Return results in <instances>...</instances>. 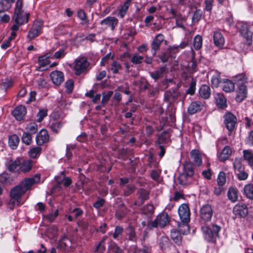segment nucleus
Segmentation results:
<instances>
[{
	"label": "nucleus",
	"instance_id": "1",
	"mask_svg": "<svg viewBox=\"0 0 253 253\" xmlns=\"http://www.w3.org/2000/svg\"><path fill=\"white\" fill-rule=\"evenodd\" d=\"M21 186L18 185L13 188L10 191V200L8 206L10 210L13 209L16 206H19L21 203L22 196L25 193Z\"/></svg>",
	"mask_w": 253,
	"mask_h": 253
},
{
	"label": "nucleus",
	"instance_id": "2",
	"mask_svg": "<svg viewBox=\"0 0 253 253\" xmlns=\"http://www.w3.org/2000/svg\"><path fill=\"white\" fill-rule=\"evenodd\" d=\"M22 7V0H17L13 19L16 23L19 24V25L27 23L29 16V13L24 12Z\"/></svg>",
	"mask_w": 253,
	"mask_h": 253
},
{
	"label": "nucleus",
	"instance_id": "3",
	"mask_svg": "<svg viewBox=\"0 0 253 253\" xmlns=\"http://www.w3.org/2000/svg\"><path fill=\"white\" fill-rule=\"evenodd\" d=\"M202 230L205 239L208 242H213L215 238L218 236L220 227L217 225L212 224L211 227L207 226H203Z\"/></svg>",
	"mask_w": 253,
	"mask_h": 253
},
{
	"label": "nucleus",
	"instance_id": "4",
	"mask_svg": "<svg viewBox=\"0 0 253 253\" xmlns=\"http://www.w3.org/2000/svg\"><path fill=\"white\" fill-rule=\"evenodd\" d=\"M89 65V63L85 57H79L74 61V70L75 74L80 75L85 72Z\"/></svg>",
	"mask_w": 253,
	"mask_h": 253
},
{
	"label": "nucleus",
	"instance_id": "5",
	"mask_svg": "<svg viewBox=\"0 0 253 253\" xmlns=\"http://www.w3.org/2000/svg\"><path fill=\"white\" fill-rule=\"evenodd\" d=\"M40 181V175L37 174L33 177L25 178L19 185L26 193L34 184L39 183Z\"/></svg>",
	"mask_w": 253,
	"mask_h": 253
},
{
	"label": "nucleus",
	"instance_id": "6",
	"mask_svg": "<svg viewBox=\"0 0 253 253\" xmlns=\"http://www.w3.org/2000/svg\"><path fill=\"white\" fill-rule=\"evenodd\" d=\"M42 22L41 20H36L29 31L27 35L28 38L30 40L33 39L39 36L42 33Z\"/></svg>",
	"mask_w": 253,
	"mask_h": 253
},
{
	"label": "nucleus",
	"instance_id": "7",
	"mask_svg": "<svg viewBox=\"0 0 253 253\" xmlns=\"http://www.w3.org/2000/svg\"><path fill=\"white\" fill-rule=\"evenodd\" d=\"M213 214V210L210 205L203 206L200 210V217L204 222H208L211 220Z\"/></svg>",
	"mask_w": 253,
	"mask_h": 253
},
{
	"label": "nucleus",
	"instance_id": "8",
	"mask_svg": "<svg viewBox=\"0 0 253 253\" xmlns=\"http://www.w3.org/2000/svg\"><path fill=\"white\" fill-rule=\"evenodd\" d=\"M179 217L183 222H189L190 221V212L187 205L183 204L178 210Z\"/></svg>",
	"mask_w": 253,
	"mask_h": 253
},
{
	"label": "nucleus",
	"instance_id": "9",
	"mask_svg": "<svg viewBox=\"0 0 253 253\" xmlns=\"http://www.w3.org/2000/svg\"><path fill=\"white\" fill-rule=\"evenodd\" d=\"M240 32L243 37L246 39L247 44L248 45H251L252 42V38L253 33L250 30V26L247 23H242L240 29Z\"/></svg>",
	"mask_w": 253,
	"mask_h": 253
},
{
	"label": "nucleus",
	"instance_id": "10",
	"mask_svg": "<svg viewBox=\"0 0 253 253\" xmlns=\"http://www.w3.org/2000/svg\"><path fill=\"white\" fill-rule=\"evenodd\" d=\"M179 93L177 90H169L165 93V100L170 104H173L178 101Z\"/></svg>",
	"mask_w": 253,
	"mask_h": 253
},
{
	"label": "nucleus",
	"instance_id": "11",
	"mask_svg": "<svg viewBox=\"0 0 253 253\" xmlns=\"http://www.w3.org/2000/svg\"><path fill=\"white\" fill-rule=\"evenodd\" d=\"M22 159L17 158L14 160L10 157L7 158L5 162L7 169L9 171H15L21 164Z\"/></svg>",
	"mask_w": 253,
	"mask_h": 253
},
{
	"label": "nucleus",
	"instance_id": "12",
	"mask_svg": "<svg viewBox=\"0 0 253 253\" xmlns=\"http://www.w3.org/2000/svg\"><path fill=\"white\" fill-rule=\"evenodd\" d=\"M224 119L226 127L229 131H232L236 123V117L232 114L228 113L225 115Z\"/></svg>",
	"mask_w": 253,
	"mask_h": 253
},
{
	"label": "nucleus",
	"instance_id": "13",
	"mask_svg": "<svg viewBox=\"0 0 253 253\" xmlns=\"http://www.w3.org/2000/svg\"><path fill=\"white\" fill-rule=\"evenodd\" d=\"M233 211L235 215L243 217L246 216L248 213L247 206L244 203H239L236 205Z\"/></svg>",
	"mask_w": 253,
	"mask_h": 253
},
{
	"label": "nucleus",
	"instance_id": "14",
	"mask_svg": "<svg viewBox=\"0 0 253 253\" xmlns=\"http://www.w3.org/2000/svg\"><path fill=\"white\" fill-rule=\"evenodd\" d=\"M49 140V135L46 130L42 129L38 133L36 141L38 145L41 146Z\"/></svg>",
	"mask_w": 253,
	"mask_h": 253
},
{
	"label": "nucleus",
	"instance_id": "15",
	"mask_svg": "<svg viewBox=\"0 0 253 253\" xmlns=\"http://www.w3.org/2000/svg\"><path fill=\"white\" fill-rule=\"evenodd\" d=\"M12 114L16 120H22L26 114V108L23 105L17 106L12 111Z\"/></svg>",
	"mask_w": 253,
	"mask_h": 253
},
{
	"label": "nucleus",
	"instance_id": "16",
	"mask_svg": "<svg viewBox=\"0 0 253 253\" xmlns=\"http://www.w3.org/2000/svg\"><path fill=\"white\" fill-rule=\"evenodd\" d=\"M164 36L161 34H159L155 36L151 43V48L153 55H155L156 51L159 49L160 46L164 41Z\"/></svg>",
	"mask_w": 253,
	"mask_h": 253
},
{
	"label": "nucleus",
	"instance_id": "17",
	"mask_svg": "<svg viewBox=\"0 0 253 253\" xmlns=\"http://www.w3.org/2000/svg\"><path fill=\"white\" fill-rule=\"evenodd\" d=\"M50 77L54 84L59 85L63 82L64 77L62 72L54 71L50 73Z\"/></svg>",
	"mask_w": 253,
	"mask_h": 253
},
{
	"label": "nucleus",
	"instance_id": "18",
	"mask_svg": "<svg viewBox=\"0 0 253 253\" xmlns=\"http://www.w3.org/2000/svg\"><path fill=\"white\" fill-rule=\"evenodd\" d=\"M215 102L218 108L225 109L227 107L226 99L221 93L214 94Z\"/></svg>",
	"mask_w": 253,
	"mask_h": 253
},
{
	"label": "nucleus",
	"instance_id": "19",
	"mask_svg": "<svg viewBox=\"0 0 253 253\" xmlns=\"http://www.w3.org/2000/svg\"><path fill=\"white\" fill-rule=\"evenodd\" d=\"M102 26H105L106 28L110 27L112 30L115 29V27L118 24V20L114 17H107L100 22Z\"/></svg>",
	"mask_w": 253,
	"mask_h": 253
},
{
	"label": "nucleus",
	"instance_id": "20",
	"mask_svg": "<svg viewBox=\"0 0 253 253\" xmlns=\"http://www.w3.org/2000/svg\"><path fill=\"white\" fill-rule=\"evenodd\" d=\"M204 106V103L196 101L192 102L188 108V112L190 114H194L202 110Z\"/></svg>",
	"mask_w": 253,
	"mask_h": 253
},
{
	"label": "nucleus",
	"instance_id": "21",
	"mask_svg": "<svg viewBox=\"0 0 253 253\" xmlns=\"http://www.w3.org/2000/svg\"><path fill=\"white\" fill-rule=\"evenodd\" d=\"M247 89L245 85L242 84L239 87L236 97L237 101L241 102L247 97Z\"/></svg>",
	"mask_w": 253,
	"mask_h": 253
},
{
	"label": "nucleus",
	"instance_id": "22",
	"mask_svg": "<svg viewBox=\"0 0 253 253\" xmlns=\"http://www.w3.org/2000/svg\"><path fill=\"white\" fill-rule=\"evenodd\" d=\"M156 218L157 220L159 226L161 227H164L168 224L170 219V217L166 212H163L159 214Z\"/></svg>",
	"mask_w": 253,
	"mask_h": 253
},
{
	"label": "nucleus",
	"instance_id": "23",
	"mask_svg": "<svg viewBox=\"0 0 253 253\" xmlns=\"http://www.w3.org/2000/svg\"><path fill=\"white\" fill-rule=\"evenodd\" d=\"M211 88L209 85H202L199 90V93L201 97L204 99H208L211 96Z\"/></svg>",
	"mask_w": 253,
	"mask_h": 253
},
{
	"label": "nucleus",
	"instance_id": "24",
	"mask_svg": "<svg viewBox=\"0 0 253 253\" xmlns=\"http://www.w3.org/2000/svg\"><path fill=\"white\" fill-rule=\"evenodd\" d=\"M191 158L195 165L200 166L202 163V157L198 150H192L190 152Z\"/></svg>",
	"mask_w": 253,
	"mask_h": 253
},
{
	"label": "nucleus",
	"instance_id": "25",
	"mask_svg": "<svg viewBox=\"0 0 253 253\" xmlns=\"http://www.w3.org/2000/svg\"><path fill=\"white\" fill-rule=\"evenodd\" d=\"M167 68L163 66L158 68L156 70L150 73V76L155 80H157L162 78L163 75L166 73Z\"/></svg>",
	"mask_w": 253,
	"mask_h": 253
},
{
	"label": "nucleus",
	"instance_id": "26",
	"mask_svg": "<svg viewBox=\"0 0 253 253\" xmlns=\"http://www.w3.org/2000/svg\"><path fill=\"white\" fill-rule=\"evenodd\" d=\"M213 41L214 44L220 48L222 47L224 44V39L221 33L219 32L214 33Z\"/></svg>",
	"mask_w": 253,
	"mask_h": 253
},
{
	"label": "nucleus",
	"instance_id": "27",
	"mask_svg": "<svg viewBox=\"0 0 253 253\" xmlns=\"http://www.w3.org/2000/svg\"><path fill=\"white\" fill-rule=\"evenodd\" d=\"M183 173L189 176L192 177L194 174V169L192 164L189 162H185L183 164Z\"/></svg>",
	"mask_w": 253,
	"mask_h": 253
},
{
	"label": "nucleus",
	"instance_id": "28",
	"mask_svg": "<svg viewBox=\"0 0 253 253\" xmlns=\"http://www.w3.org/2000/svg\"><path fill=\"white\" fill-rule=\"evenodd\" d=\"M32 167L31 160H21V164L19 166V170L23 172H27L31 170Z\"/></svg>",
	"mask_w": 253,
	"mask_h": 253
},
{
	"label": "nucleus",
	"instance_id": "29",
	"mask_svg": "<svg viewBox=\"0 0 253 253\" xmlns=\"http://www.w3.org/2000/svg\"><path fill=\"white\" fill-rule=\"evenodd\" d=\"M232 151L230 147L228 146H225L219 154L218 157L219 161L222 162L225 161L229 157Z\"/></svg>",
	"mask_w": 253,
	"mask_h": 253
},
{
	"label": "nucleus",
	"instance_id": "30",
	"mask_svg": "<svg viewBox=\"0 0 253 253\" xmlns=\"http://www.w3.org/2000/svg\"><path fill=\"white\" fill-rule=\"evenodd\" d=\"M222 89L226 92L233 91L235 89L234 84L230 80H226L223 82Z\"/></svg>",
	"mask_w": 253,
	"mask_h": 253
},
{
	"label": "nucleus",
	"instance_id": "31",
	"mask_svg": "<svg viewBox=\"0 0 253 253\" xmlns=\"http://www.w3.org/2000/svg\"><path fill=\"white\" fill-rule=\"evenodd\" d=\"M19 142V138L18 136L16 134H13L9 136L8 139V145L12 149H15L18 146Z\"/></svg>",
	"mask_w": 253,
	"mask_h": 253
},
{
	"label": "nucleus",
	"instance_id": "32",
	"mask_svg": "<svg viewBox=\"0 0 253 253\" xmlns=\"http://www.w3.org/2000/svg\"><path fill=\"white\" fill-rule=\"evenodd\" d=\"M243 194L248 199L253 200V183L248 184L244 186Z\"/></svg>",
	"mask_w": 253,
	"mask_h": 253
},
{
	"label": "nucleus",
	"instance_id": "33",
	"mask_svg": "<svg viewBox=\"0 0 253 253\" xmlns=\"http://www.w3.org/2000/svg\"><path fill=\"white\" fill-rule=\"evenodd\" d=\"M15 0H1L0 1V12L7 10L11 7Z\"/></svg>",
	"mask_w": 253,
	"mask_h": 253
},
{
	"label": "nucleus",
	"instance_id": "34",
	"mask_svg": "<svg viewBox=\"0 0 253 253\" xmlns=\"http://www.w3.org/2000/svg\"><path fill=\"white\" fill-rule=\"evenodd\" d=\"M229 199L232 202H235L238 199V190L236 188L231 187L229 189L227 193Z\"/></svg>",
	"mask_w": 253,
	"mask_h": 253
},
{
	"label": "nucleus",
	"instance_id": "35",
	"mask_svg": "<svg viewBox=\"0 0 253 253\" xmlns=\"http://www.w3.org/2000/svg\"><path fill=\"white\" fill-rule=\"evenodd\" d=\"M42 148L39 147H34L30 149L28 151V155L31 158L35 159L38 158L41 154Z\"/></svg>",
	"mask_w": 253,
	"mask_h": 253
},
{
	"label": "nucleus",
	"instance_id": "36",
	"mask_svg": "<svg viewBox=\"0 0 253 253\" xmlns=\"http://www.w3.org/2000/svg\"><path fill=\"white\" fill-rule=\"evenodd\" d=\"M243 156L245 160H246L250 166H253V154L248 150L243 151Z\"/></svg>",
	"mask_w": 253,
	"mask_h": 253
},
{
	"label": "nucleus",
	"instance_id": "37",
	"mask_svg": "<svg viewBox=\"0 0 253 253\" xmlns=\"http://www.w3.org/2000/svg\"><path fill=\"white\" fill-rule=\"evenodd\" d=\"M127 211V209L125 205L121 204L116 211V215L119 219H121L126 214Z\"/></svg>",
	"mask_w": 253,
	"mask_h": 253
},
{
	"label": "nucleus",
	"instance_id": "38",
	"mask_svg": "<svg viewBox=\"0 0 253 253\" xmlns=\"http://www.w3.org/2000/svg\"><path fill=\"white\" fill-rule=\"evenodd\" d=\"M203 39L199 35L196 36L193 42V46L196 50H199L202 46Z\"/></svg>",
	"mask_w": 253,
	"mask_h": 253
},
{
	"label": "nucleus",
	"instance_id": "39",
	"mask_svg": "<svg viewBox=\"0 0 253 253\" xmlns=\"http://www.w3.org/2000/svg\"><path fill=\"white\" fill-rule=\"evenodd\" d=\"M188 222H183L178 224V231L180 234H187L190 232V228L188 225Z\"/></svg>",
	"mask_w": 253,
	"mask_h": 253
},
{
	"label": "nucleus",
	"instance_id": "40",
	"mask_svg": "<svg viewBox=\"0 0 253 253\" xmlns=\"http://www.w3.org/2000/svg\"><path fill=\"white\" fill-rule=\"evenodd\" d=\"M191 176H189L182 172L178 176V180L181 185H185L191 182Z\"/></svg>",
	"mask_w": 253,
	"mask_h": 253
},
{
	"label": "nucleus",
	"instance_id": "41",
	"mask_svg": "<svg viewBox=\"0 0 253 253\" xmlns=\"http://www.w3.org/2000/svg\"><path fill=\"white\" fill-rule=\"evenodd\" d=\"M50 61L48 59V57L46 56H42L39 58V64L40 66L41 70H44V68L48 66L50 64Z\"/></svg>",
	"mask_w": 253,
	"mask_h": 253
},
{
	"label": "nucleus",
	"instance_id": "42",
	"mask_svg": "<svg viewBox=\"0 0 253 253\" xmlns=\"http://www.w3.org/2000/svg\"><path fill=\"white\" fill-rule=\"evenodd\" d=\"M26 129L27 130V132L33 134H35L38 131V126L36 123L31 122L27 125Z\"/></svg>",
	"mask_w": 253,
	"mask_h": 253
},
{
	"label": "nucleus",
	"instance_id": "43",
	"mask_svg": "<svg viewBox=\"0 0 253 253\" xmlns=\"http://www.w3.org/2000/svg\"><path fill=\"white\" fill-rule=\"evenodd\" d=\"M171 239L177 244L179 245L181 243V237L179 231L176 230H172L170 232Z\"/></svg>",
	"mask_w": 253,
	"mask_h": 253
},
{
	"label": "nucleus",
	"instance_id": "44",
	"mask_svg": "<svg viewBox=\"0 0 253 253\" xmlns=\"http://www.w3.org/2000/svg\"><path fill=\"white\" fill-rule=\"evenodd\" d=\"M169 138V134L167 132H163L161 134L158 139V142L160 145L162 144H166L168 142Z\"/></svg>",
	"mask_w": 253,
	"mask_h": 253
},
{
	"label": "nucleus",
	"instance_id": "45",
	"mask_svg": "<svg viewBox=\"0 0 253 253\" xmlns=\"http://www.w3.org/2000/svg\"><path fill=\"white\" fill-rule=\"evenodd\" d=\"M131 1V0H126L124 4L121 8L119 12V15L121 17L123 18L126 15Z\"/></svg>",
	"mask_w": 253,
	"mask_h": 253
},
{
	"label": "nucleus",
	"instance_id": "46",
	"mask_svg": "<svg viewBox=\"0 0 253 253\" xmlns=\"http://www.w3.org/2000/svg\"><path fill=\"white\" fill-rule=\"evenodd\" d=\"M122 66L121 64L117 61H113L111 65L110 70L113 74L119 73V71L121 70Z\"/></svg>",
	"mask_w": 253,
	"mask_h": 253
},
{
	"label": "nucleus",
	"instance_id": "47",
	"mask_svg": "<svg viewBox=\"0 0 253 253\" xmlns=\"http://www.w3.org/2000/svg\"><path fill=\"white\" fill-rule=\"evenodd\" d=\"M22 141L25 144L29 145L32 142V134L29 132H24L22 136Z\"/></svg>",
	"mask_w": 253,
	"mask_h": 253
},
{
	"label": "nucleus",
	"instance_id": "48",
	"mask_svg": "<svg viewBox=\"0 0 253 253\" xmlns=\"http://www.w3.org/2000/svg\"><path fill=\"white\" fill-rule=\"evenodd\" d=\"M113 94V91L112 90L109 91L107 93L104 92L102 93V98L101 100V103L103 105H104L107 103Z\"/></svg>",
	"mask_w": 253,
	"mask_h": 253
},
{
	"label": "nucleus",
	"instance_id": "49",
	"mask_svg": "<svg viewBox=\"0 0 253 253\" xmlns=\"http://www.w3.org/2000/svg\"><path fill=\"white\" fill-rule=\"evenodd\" d=\"M62 126L63 125L61 122L55 121L51 124L50 127L53 132L57 133Z\"/></svg>",
	"mask_w": 253,
	"mask_h": 253
},
{
	"label": "nucleus",
	"instance_id": "50",
	"mask_svg": "<svg viewBox=\"0 0 253 253\" xmlns=\"http://www.w3.org/2000/svg\"><path fill=\"white\" fill-rule=\"evenodd\" d=\"M203 15V12L200 9L196 10L193 13L192 16V22L193 23L198 22L202 18Z\"/></svg>",
	"mask_w": 253,
	"mask_h": 253
},
{
	"label": "nucleus",
	"instance_id": "51",
	"mask_svg": "<svg viewBox=\"0 0 253 253\" xmlns=\"http://www.w3.org/2000/svg\"><path fill=\"white\" fill-rule=\"evenodd\" d=\"M59 211L58 210L55 211L54 213H49L46 215L43 216L45 219L47 220L50 222H52L55 218L58 215Z\"/></svg>",
	"mask_w": 253,
	"mask_h": 253
},
{
	"label": "nucleus",
	"instance_id": "52",
	"mask_svg": "<svg viewBox=\"0 0 253 253\" xmlns=\"http://www.w3.org/2000/svg\"><path fill=\"white\" fill-rule=\"evenodd\" d=\"M143 59V56L139 55L137 53H135L132 56L131 61L134 64H140L142 62Z\"/></svg>",
	"mask_w": 253,
	"mask_h": 253
},
{
	"label": "nucleus",
	"instance_id": "53",
	"mask_svg": "<svg viewBox=\"0 0 253 253\" xmlns=\"http://www.w3.org/2000/svg\"><path fill=\"white\" fill-rule=\"evenodd\" d=\"M139 198L143 203L149 198V193L145 190L141 189L138 191Z\"/></svg>",
	"mask_w": 253,
	"mask_h": 253
},
{
	"label": "nucleus",
	"instance_id": "54",
	"mask_svg": "<svg viewBox=\"0 0 253 253\" xmlns=\"http://www.w3.org/2000/svg\"><path fill=\"white\" fill-rule=\"evenodd\" d=\"M217 182L219 186H223L226 182V177L224 172L220 171L217 178Z\"/></svg>",
	"mask_w": 253,
	"mask_h": 253
},
{
	"label": "nucleus",
	"instance_id": "55",
	"mask_svg": "<svg viewBox=\"0 0 253 253\" xmlns=\"http://www.w3.org/2000/svg\"><path fill=\"white\" fill-rule=\"evenodd\" d=\"M47 111L46 109H42L40 110L39 113H38L37 117V122H41L43 118L47 116Z\"/></svg>",
	"mask_w": 253,
	"mask_h": 253
},
{
	"label": "nucleus",
	"instance_id": "56",
	"mask_svg": "<svg viewBox=\"0 0 253 253\" xmlns=\"http://www.w3.org/2000/svg\"><path fill=\"white\" fill-rule=\"evenodd\" d=\"M234 81L237 83L240 84L241 83H244L247 82V78H246L245 75L243 74H241L237 75V76H235L234 78Z\"/></svg>",
	"mask_w": 253,
	"mask_h": 253
},
{
	"label": "nucleus",
	"instance_id": "57",
	"mask_svg": "<svg viewBox=\"0 0 253 253\" xmlns=\"http://www.w3.org/2000/svg\"><path fill=\"white\" fill-rule=\"evenodd\" d=\"M212 85L214 87H218L220 83V75L218 74H216L213 75L211 78Z\"/></svg>",
	"mask_w": 253,
	"mask_h": 253
},
{
	"label": "nucleus",
	"instance_id": "58",
	"mask_svg": "<svg viewBox=\"0 0 253 253\" xmlns=\"http://www.w3.org/2000/svg\"><path fill=\"white\" fill-rule=\"evenodd\" d=\"M154 208L151 205H147L144 207L142 212L145 214H151L153 212Z\"/></svg>",
	"mask_w": 253,
	"mask_h": 253
},
{
	"label": "nucleus",
	"instance_id": "59",
	"mask_svg": "<svg viewBox=\"0 0 253 253\" xmlns=\"http://www.w3.org/2000/svg\"><path fill=\"white\" fill-rule=\"evenodd\" d=\"M47 232V234H50V237L53 238L57 235L58 228L56 226L52 225L48 229Z\"/></svg>",
	"mask_w": 253,
	"mask_h": 253
},
{
	"label": "nucleus",
	"instance_id": "60",
	"mask_svg": "<svg viewBox=\"0 0 253 253\" xmlns=\"http://www.w3.org/2000/svg\"><path fill=\"white\" fill-rule=\"evenodd\" d=\"M123 228L120 226H116L114 232L113 234V237L114 239H116L118 238L119 235H120L123 232Z\"/></svg>",
	"mask_w": 253,
	"mask_h": 253
},
{
	"label": "nucleus",
	"instance_id": "61",
	"mask_svg": "<svg viewBox=\"0 0 253 253\" xmlns=\"http://www.w3.org/2000/svg\"><path fill=\"white\" fill-rule=\"evenodd\" d=\"M159 225L156 218L153 221H150L147 225V230H152L154 228H157Z\"/></svg>",
	"mask_w": 253,
	"mask_h": 253
},
{
	"label": "nucleus",
	"instance_id": "62",
	"mask_svg": "<svg viewBox=\"0 0 253 253\" xmlns=\"http://www.w3.org/2000/svg\"><path fill=\"white\" fill-rule=\"evenodd\" d=\"M106 238H104L96 247L95 251L102 253L105 249L104 241Z\"/></svg>",
	"mask_w": 253,
	"mask_h": 253
},
{
	"label": "nucleus",
	"instance_id": "63",
	"mask_svg": "<svg viewBox=\"0 0 253 253\" xmlns=\"http://www.w3.org/2000/svg\"><path fill=\"white\" fill-rule=\"evenodd\" d=\"M65 85L66 89V92L68 93H71L73 89V82L72 80H68L65 83Z\"/></svg>",
	"mask_w": 253,
	"mask_h": 253
},
{
	"label": "nucleus",
	"instance_id": "64",
	"mask_svg": "<svg viewBox=\"0 0 253 253\" xmlns=\"http://www.w3.org/2000/svg\"><path fill=\"white\" fill-rule=\"evenodd\" d=\"M234 168L235 169L240 171L242 169V161L241 159L236 158L234 163Z\"/></svg>",
	"mask_w": 253,
	"mask_h": 253
}]
</instances>
